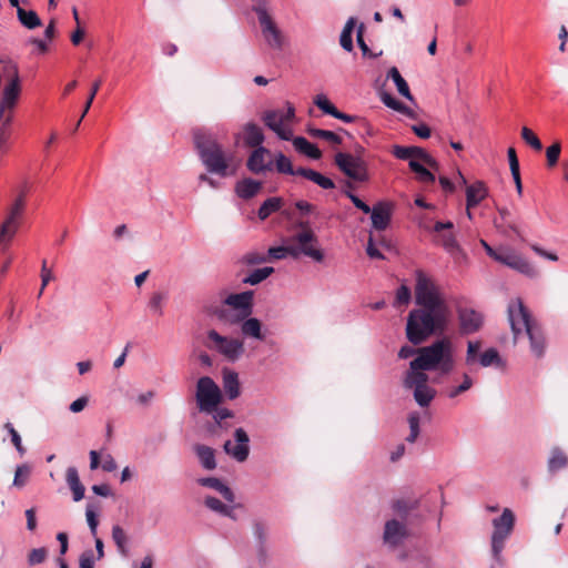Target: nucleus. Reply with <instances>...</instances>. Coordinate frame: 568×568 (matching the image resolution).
Here are the masks:
<instances>
[{"instance_id":"f257e3e1","label":"nucleus","mask_w":568,"mask_h":568,"mask_svg":"<svg viewBox=\"0 0 568 568\" xmlns=\"http://www.w3.org/2000/svg\"><path fill=\"white\" fill-rule=\"evenodd\" d=\"M193 139L200 160L209 173L220 178L234 174V170L231 169L232 155L224 151L212 132L196 129L193 132Z\"/></svg>"},{"instance_id":"f03ea898","label":"nucleus","mask_w":568,"mask_h":568,"mask_svg":"<svg viewBox=\"0 0 568 568\" xmlns=\"http://www.w3.org/2000/svg\"><path fill=\"white\" fill-rule=\"evenodd\" d=\"M507 312L515 342L520 334L525 333L529 338L531 353L536 357L544 356L546 346L544 333L523 301L520 298L510 301Z\"/></svg>"},{"instance_id":"7ed1b4c3","label":"nucleus","mask_w":568,"mask_h":568,"mask_svg":"<svg viewBox=\"0 0 568 568\" xmlns=\"http://www.w3.org/2000/svg\"><path fill=\"white\" fill-rule=\"evenodd\" d=\"M413 365L415 368L435 372L439 377L448 376L456 365L452 342L440 338L428 346L417 348Z\"/></svg>"},{"instance_id":"20e7f679","label":"nucleus","mask_w":568,"mask_h":568,"mask_svg":"<svg viewBox=\"0 0 568 568\" xmlns=\"http://www.w3.org/2000/svg\"><path fill=\"white\" fill-rule=\"evenodd\" d=\"M448 321V312L416 308L409 312L406 324L407 339L419 345L435 333H442Z\"/></svg>"},{"instance_id":"39448f33","label":"nucleus","mask_w":568,"mask_h":568,"mask_svg":"<svg viewBox=\"0 0 568 568\" xmlns=\"http://www.w3.org/2000/svg\"><path fill=\"white\" fill-rule=\"evenodd\" d=\"M252 1V10L257 16L263 39L270 48L281 50L284 44V36L270 13L268 0Z\"/></svg>"},{"instance_id":"423d86ee","label":"nucleus","mask_w":568,"mask_h":568,"mask_svg":"<svg viewBox=\"0 0 568 568\" xmlns=\"http://www.w3.org/2000/svg\"><path fill=\"white\" fill-rule=\"evenodd\" d=\"M515 514L509 508H504L501 515L493 519L494 531L491 535V554L496 564L504 566L503 550L507 538L515 527Z\"/></svg>"},{"instance_id":"0eeeda50","label":"nucleus","mask_w":568,"mask_h":568,"mask_svg":"<svg viewBox=\"0 0 568 568\" xmlns=\"http://www.w3.org/2000/svg\"><path fill=\"white\" fill-rule=\"evenodd\" d=\"M415 297L416 304H418L420 308L436 312H448L437 287L423 271L416 272Z\"/></svg>"},{"instance_id":"6e6552de","label":"nucleus","mask_w":568,"mask_h":568,"mask_svg":"<svg viewBox=\"0 0 568 568\" xmlns=\"http://www.w3.org/2000/svg\"><path fill=\"white\" fill-rule=\"evenodd\" d=\"M274 168L281 174L300 175L306 180L312 181L324 190H332L335 183L332 179L318 173L317 171L308 168L294 169L292 161L282 152L274 156Z\"/></svg>"},{"instance_id":"1a4fd4ad","label":"nucleus","mask_w":568,"mask_h":568,"mask_svg":"<svg viewBox=\"0 0 568 568\" xmlns=\"http://www.w3.org/2000/svg\"><path fill=\"white\" fill-rule=\"evenodd\" d=\"M287 110H268L265 111L262 120L264 124L284 141H291L293 136L292 129L288 126L295 118L294 106L287 102Z\"/></svg>"},{"instance_id":"9d476101","label":"nucleus","mask_w":568,"mask_h":568,"mask_svg":"<svg viewBox=\"0 0 568 568\" xmlns=\"http://www.w3.org/2000/svg\"><path fill=\"white\" fill-rule=\"evenodd\" d=\"M206 346L230 361H236L244 352L243 343L240 339L223 336L215 329L207 332Z\"/></svg>"},{"instance_id":"9b49d317","label":"nucleus","mask_w":568,"mask_h":568,"mask_svg":"<svg viewBox=\"0 0 568 568\" xmlns=\"http://www.w3.org/2000/svg\"><path fill=\"white\" fill-rule=\"evenodd\" d=\"M335 164L351 180L366 182L369 179L366 163L358 156L338 152L335 155Z\"/></svg>"},{"instance_id":"f8f14e48","label":"nucleus","mask_w":568,"mask_h":568,"mask_svg":"<svg viewBox=\"0 0 568 568\" xmlns=\"http://www.w3.org/2000/svg\"><path fill=\"white\" fill-rule=\"evenodd\" d=\"M481 344L478 341H469L467 344L466 363L468 365L479 364L481 367L500 366L503 364L498 351L490 347L480 353Z\"/></svg>"},{"instance_id":"ddd939ff","label":"nucleus","mask_w":568,"mask_h":568,"mask_svg":"<svg viewBox=\"0 0 568 568\" xmlns=\"http://www.w3.org/2000/svg\"><path fill=\"white\" fill-rule=\"evenodd\" d=\"M24 196L20 194L9 209L8 215L0 226V235L7 237V242H11L18 232L20 219L24 212Z\"/></svg>"},{"instance_id":"4468645a","label":"nucleus","mask_w":568,"mask_h":568,"mask_svg":"<svg viewBox=\"0 0 568 568\" xmlns=\"http://www.w3.org/2000/svg\"><path fill=\"white\" fill-rule=\"evenodd\" d=\"M274 159L265 146L255 149L246 160V168L253 174H265L274 170Z\"/></svg>"},{"instance_id":"2eb2a0df","label":"nucleus","mask_w":568,"mask_h":568,"mask_svg":"<svg viewBox=\"0 0 568 568\" xmlns=\"http://www.w3.org/2000/svg\"><path fill=\"white\" fill-rule=\"evenodd\" d=\"M234 439L236 444H233L231 440H226L224 443V452L236 462L243 463L247 459L250 454L248 435L243 428H236L234 432Z\"/></svg>"},{"instance_id":"dca6fc26","label":"nucleus","mask_w":568,"mask_h":568,"mask_svg":"<svg viewBox=\"0 0 568 568\" xmlns=\"http://www.w3.org/2000/svg\"><path fill=\"white\" fill-rule=\"evenodd\" d=\"M408 537V528L404 521L389 519L385 523L383 541L392 549L397 548Z\"/></svg>"},{"instance_id":"f3484780","label":"nucleus","mask_w":568,"mask_h":568,"mask_svg":"<svg viewBox=\"0 0 568 568\" xmlns=\"http://www.w3.org/2000/svg\"><path fill=\"white\" fill-rule=\"evenodd\" d=\"M497 262L507 265L526 276L535 277L537 275V271L534 265L514 251L501 250V255H498Z\"/></svg>"},{"instance_id":"a211bd4d","label":"nucleus","mask_w":568,"mask_h":568,"mask_svg":"<svg viewBox=\"0 0 568 568\" xmlns=\"http://www.w3.org/2000/svg\"><path fill=\"white\" fill-rule=\"evenodd\" d=\"M457 315L459 321L460 333L464 335H469L478 332L484 322L481 313L473 308L458 307Z\"/></svg>"},{"instance_id":"6ab92c4d","label":"nucleus","mask_w":568,"mask_h":568,"mask_svg":"<svg viewBox=\"0 0 568 568\" xmlns=\"http://www.w3.org/2000/svg\"><path fill=\"white\" fill-rule=\"evenodd\" d=\"M392 211V203L386 201L377 202L369 212L373 227L377 231L386 230L390 223Z\"/></svg>"},{"instance_id":"aec40b11","label":"nucleus","mask_w":568,"mask_h":568,"mask_svg":"<svg viewBox=\"0 0 568 568\" xmlns=\"http://www.w3.org/2000/svg\"><path fill=\"white\" fill-rule=\"evenodd\" d=\"M253 296L254 293L252 291L230 294L224 300V304L232 307L234 312H239L244 316H250L253 310Z\"/></svg>"},{"instance_id":"412c9836","label":"nucleus","mask_w":568,"mask_h":568,"mask_svg":"<svg viewBox=\"0 0 568 568\" xmlns=\"http://www.w3.org/2000/svg\"><path fill=\"white\" fill-rule=\"evenodd\" d=\"M298 226L303 229V232H300L292 236L291 242H295L298 245V250H311L317 253H323V251L316 246L317 237L311 230L310 223L300 222Z\"/></svg>"},{"instance_id":"4be33fe9","label":"nucleus","mask_w":568,"mask_h":568,"mask_svg":"<svg viewBox=\"0 0 568 568\" xmlns=\"http://www.w3.org/2000/svg\"><path fill=\"white\" fill-rule=\"evenodd\" d=\"M454 227L453 222H436L434 225V232L439 233L440 244L442 246L452 255H455L460 252V246L455 237V235L449 233H442L445 230H452Z\"/></svg>"},{"instance_id":"5701e85b","label":"nucleus","mask_w":568,"mask_h":568,"mask_svg":"<svg viewBox=\"0 0 568 568\" xmlns=\"http://www.w3.org/2000/svg\"><path fill=\"white\" fill-rule=\"evenodd\" d=\"M262 187L263 183L261 181L244 178L235 183L234 192L240 199L247 201L256 196Z\"/></svg>"},{"instance_id":"b1692460","label":"nucleus","mask_w":568,"mask_h":568,"mask_svg":"<svg viewBox=\"0 0 568 568\" xmlns=\"http://www.w3.org/2000/svg\"><path fill=\"white\" fill-rule=\"evenodd\" d=\"M425 372L423 368H415L412 361L404 379L405 387L413 390H428L426 387L428 376Z\"/></svg>"},{"instance_id":"393cba45","label":"nucleus","mask_w":568,"mask_h":568,"mask_svg":"<svg viewBox=\"0 0 568 568\" xmlns=\"http://www.w3.org/2000/svg\"><path fill=\"white\" fill-rule=\"evenodd\" d=\"M488 195L487 187L481 181H477L466 186V206L473 209L477 206Z\"/></svg>"},{"instance_id":"a878e982","label":"nucleus","mask_w":568,"mask_h":568,"mask_svg":"<svg viewBox=\"0 0 568 568\" xmlns=\"http://www.w3.org/2000/svg\"><path fill=\"white\" fill-rule=\"evenodd\" d=\"M199 484L201 486H204V487H209V488H212L216 491H219L222 497L229 501V503H234L235 500V495L234 493L232 491V489L226 486L221 479L219 478H215V477H204V478H200L199 479Z\"/></svg>"},{"instance_id":"bb28decb","label":"nucleus","mask_w":568,"mask_h":568,"mask_svg":"<svg viewBox=\"0 0 568 568\" xmlns=\"http://www.w3.org/2000/svg\"><path fill=\"white\" fill-rule=\"evenodd\" d=\"M222 393H196V402L201 412L207 414L216 410L222 402Z\"/></svg>"},{"instance_id":"cd10ccee","label":"nucleus","mask_w":568,"mask_h":568,"mask_svg":"<svg viewBox=\"0 0 568 568\" xmlns=\"http://www.w3.org/2000/svg\"><path fill=\"white\" fill-rule=\"evenodd\" d=\"M241 333L245 337H252L258 341H264L265 335L262 333V323L255 317L247 316L241 324Z\"/></svg>"},{"instance_id":"c85d7f7f","label":"nucleus","mask_w":568,"mask_h":568,"mask_svg":"<svg viewBox=\"0 0 568 568\" xmlns=\"http://www.w3.org/2000/svg\"><path fill=\"white\" fill-rule=\"evenodd\" d=\"M67 484L72 491L73 500L80 501L84 497V486L80 481V477L75 467L67 469Z\"/></svg>"},{"instance_id":"c756f323","label":"nucleus","mask_w":568,"mask_h":568,"mask_svg":"<svg viewBox=\"0 0 568 568\" xmlns=\"http://www.w3.org/2000/svg\"><path fill=\"white\" fill-rule=\"evenodd\" d=\"M244 142L246 145L255 149L263 146L264 134L262 129L255 123H247L244 126Z\"/></svg>"},{"instance_id":"7c9ffc66","label":"nucleus","mask_w":568,"mask_h":568,"mask_svg":"<svg viewBox=\"0 0 568 568\" xmlns=\"http://www.w3.org/2000/svg\"><path fill=\"white\" fill-rule=\"evenodd\" d=\"M194 452L203 468L212 470L216 467L215 452L213 448L205 445H195Z\"/></svg>"},{"instance_id":"2f4dec72","label":"nucleus","mask_w":568,"mask_h":568,"mask_svg":"<svg viewBox=\"0 0 568 568\" xmlns=\"http://www.w3.org/2000/svg\"><path fill=\"white\" fill-rule=\"evenodd\" d=\"M292 140L295 150L300 153H303L313 160H318L322 156L320 149L315 144L308 142L305 138L296 136Z\"/></svg>"},{"instance_id":"473e14b6","label":"nucleus","mask_w":568,"mask_h":568,"mask_svg":"<svg viewBox=\"0 0 568 568\" xmlns=\"http://www.w3.org/2000/svg\"><path fill=\"white\" fill-rule=\"evenodd\" d=\"M424 149L419 146H403V145H394L393 146V155L399 160H420Z\"/></svg>"},{"instance_id":"72a5a7b5","label":"nucleus","mask_w":568,"mask_h":568,"mask_svg":"<svg viewBox=\"0 0 568 568\" xmlns=\"http://www.w3.org/2000/svg\"><path fill=\"white\" fill-rule=\"evenodd\" d=\"M17 17L19 22L29 30H33L42 26L41 19L33 10H24L23 8H18Z\"/></svg>"},{"instance_id":"f704fd0d","label":"nucleus","mask_w":568,"mask_h":568,"mask_svg":"<svg viewBox=\"0 0 568 568\" xmlns=\"http://www.w3.org/2000/svg\"><path fill=\"white\" fill-rule=\"evenodd\" d=\"M387 78L393 80V82L396 85V89L400 95H403L404 98H406L409 101L414 100L406 80L402 77V74L399 73V71L396 67H392L388 70Z\"/></svg>"},{"instance_id":"c9c22d12","label":"nucleus","mask_w":568,"mask_h":568,"mask_svg":"<svg viewBox=\"0 0 568 568\" xmlns=\"http://www.w3.org/2000/svg\"><path fill=\"white\" fill-rule=\"evenodd\" d=\"M567 466L568 457L566 456V454L559 447L552 448L547 462L549 473L554 474Z\"/></svg>"},{"instance_id":"e433bc0d","label":"nucleus","mask_w":568,"mask_h":568,"mask_svg":"<svg viewBox=\"0 0 568 568\" xmlns=\"http://www.w3.org/2000/svg\"><path fill=\"white\" fill-rule=\"evenodd\" d=\"M287 251V256H291L293 258H298L301 255L311 257L315 262H323L324 260V253H317L311 250H298V245L295 242H291V239L288 240V244L285 245Z\"/></svg>"},{"instance_id":"4c0bfd02","label":"nucleus","mask_w":568,"mask_h":568,"mask_svg":"<svg viewBox=\"0 0 568 568\" xmlns=\"http://www.w3.org/2000/svg\"><path fill=\"white\" fill-rule=\"evenodd\" d=\"M253 535L257 541V552H258V557L262 559V558H265L266 557V548H265V544H266V539H267V528L266 526L261 523V521H256L253 526Z\"/></svg>"},{"instance_id":"58836bf2","label":"nucleus","mask_w":568,"mask_h":568,"mask_svg":"<svg viewBox=\"0 0 568 568\" xmlns=\"http://www.w3.org/2000/svg\"><path fill=\"white\" fill-rule=\"evenodd\" d=\"M355 24H356V19L354 17H351L346 21V23L342 30L341 37H339L341 47L344 50H346L347 52L353 51V48H354L352 33H353Z\"/></svg>"},{"instance_id":"ea45409f","label":"nucleus","mask_w":568,"mask_h":568,"mask_svg":"<svg viewBox=\"0 0 568 568\" xmlns=\"http://www.w3.org/2000/svg\"><path fill=\"white\" fill-rule=\"evenodd\" d=\"M281 197H268L262 203V205L258 209V219L262 221L266 220L271 214L277 212L281 209Z\"/></svg>"},{"instance_id":"a19ab883","label":"nucleus","mask_w":568,"mask_h":568,"mask_svg":"<svg viewBox=\"0 0 568 568\" xmlns=\"http://www.w3.org/2000/svg\"><path fill=\"white\" fill-rule=\"evenodd\" d=\"M166 300H168L166 292L156 291V292L152 293V295L148 302V307L153 314H155L158 316H162L163 315V304L165 303Z\"/></svg>"},{"instance_id":"79ce46f5","label":"nucleus","mask_w":568,"mask_h":568,"mask_svg":"<svg viewBox=\"0 0 568 568\" xmlns=\"http://www.w3.org/2000/svg\"><path fill=\"white\" fill-rule=\"evenodd\" d=\"M274 273V268L271 266H265L262 268H256L252 271L246 277L242 280L244 284L257 285L264 280H266L271 274Z\"/></svg>"},{"instance_id":"37998d69","label":"nucleus","mask_w":568,"mask_h":568,"mask_svg":"<svg viewBox=\"0 0 568 568\" xmlns=\"http://www.w3.org/2000/svg\"><path fill=\"white\" fill-rule=\"evenodd\" d=\"M112 539L116 546L118 551L121 555L126 556L128 555V537H126L124 529L121 526L114 525L112 527Z\"/></svg>"},{"instance_id":"c03bdc74","label":"nucleus","mask_w":568,"mask_h":568,"mask_svg":"<svg viewBox=\"0 0 568 568\" xmlns=\"http://www.w3.org/2000/svg\"><path fill=\"white\" fill-rule=\"evenodd\" d=\"M381 99H382L383 103H384L387 108H389V109H392V110H394V111H397V112H399V113L406 114V115H408V116H413V111H412L408 106H406L403 102H400V101L396 100V99H395L393 95H390L389 93L384 92V93L382 94V98H381Z\"/></svg>"},{"instance_id":"a18cd8bd","label":"nucleus","mask_w":568,"mask_h":568,"mask_svg":"<svg viewBox=\"0 0 568 568\" xmlns=\"http://www.w3.org/2000/svg\"><path fill=\"white\" fill-rule=\"evenodd\" d=\"M409 434L405 440L409 444H414L420 433V417L418 413H410L408 415Z\"/></svg>"},{"instance_id":"49530a36","label":"nucleus","mask_w":568,"mask_h":568,"mask_svg":"<svg viewBox=\"0 0 568 568\" xmlns=\"http://www.w3.org/2000/svg\"><path fill=\"white\" fill-rule=\"evenodd\" d=\"M308 133L311 136L316 139H323L329 143L333 144H341L342 138L334 133L333 131L323 130V129H316V128H310Z\"/></svg>"},{"instance_id":"de8ad7c7","label":"nucleus","mask_w":568,"mask_h":568,"mask_svg":"<svg viewBox=\"0 0 568 568\" xmlns=\"http://www.w3.org/2000/svg\"><path fill=\"white\" fill-rule=\"evenodd\" d=\"M215 314L220 321H222L224 323L232 324V325L242 324L243 320L247 317V316L242 315L239 312L229 311V310H224V308L216 311Z\"/></svg>"},{"instance_id":"09e8293b","label":"nucleus","mask_w":568,"mask_h":568,"mask_svg":"<svg viewBox=\"0 0 568 568\" xmlns=\"http://www.w3.org/2000/svg\"><path fill=\"white\" fill-rule=\"evenodd\" d=\"M31 474V468L27 464H22L17 466L14 478H13V486L17 488H22L29 480Z\"/></svg>"},{"instance_id":"8fccbe9b","label":"nucleus","mask_w":568,"mask_h":568,"mask_svg":"<svg viewBox=\"0 0 568 568\" xmlns=\"http://www.w3.org/2000/svg\"><path fill=\"white\" fill-rule=\"evenodd\" d=\"M345 186L346 189L343 193L352 201L355 207L361 210L363 213L368 214L372 211V207L348 190L353 187V184L351 182H346Z\"/></svg>"},{"instance_id":"3c124183","label":"nucleus","mask_w":568,"mask_h":568,"mask_svg":"<svg viewBox=\"0 0 568 568\" xmlns=\"http://www.w3.org/2000/svg\"><path fill=\"white\" fill-rule=\"evenodd\" d=\"M97 507L93 504H88L85 508L87 523L90 528V532L93 537L98 535L99 520L95 513Z\"/></svg>"},{"instance_id":"603ef678","label":"nucleus","mask_w":568,"mask_h":568,"mask_svg":"<svg viewBox=\"0 0 568 568\" xmlns=\"http://www.w3.org/2000/svg\"><path fill=\"white\" fill-rule=\"evenodd\" d=\"M101 83H102V80H101V79H97V80L92 83V87H91V90H90V93H89L88 100H87V102H85V104H84L83 112H82V114H81V116H80L79 121L77 122L75 129H78V128H79V125H80V123H81L82 119H83V118L87 115V113L89 112V110H90V108H91V105H92V103H93V100H94V98H95V95H97V93H98V91H99V89H100V87H101Z\"/></svg>"},{"instance_id":"864d4df0","label":"nucleus","mask_w":568,"mask_h":568,"mask_svg":"<svg viewBox=\"0 0 568 568\" xmlns=\"http://www.w3.org/2000/svg\"><path fill=\"white\" fill-rule=\"evenodd\" d=\"M521 138L534 150L540 151L542 149V144L538 136L527 126L521 129Z\"/></svg>"},{"instance_id":"5fc2aeb1","label":"nucleus","mask_w":568,"mask_h":568,"mask_svg":"<svg viewBox=\"0 0 568 568\" xmlns=\"http://www.w3.org/2000/svg\"><path fill=\"white\" fill-rule=\"evenodd\" d=\"M205 506L211 509L212 511H215L220 515L222 514H229L230 506L223 504L220 499L216 497L207 496L204 500Z\"/></svg>"},{"instance_id":"6e6d98bb","label":"nucleus","mask_w":568,"mask_h":568,"mask_svg":"<svg viewBox=\"0 0 568 568\" xmlns=\"http://www.w3.org/2000/svg\"><path fill=\"white\" fill-rule=\"evenodd\" d=\"M560 152H561V145L559 142H555L554 144H551L550 146L547 148L546 158H547V165L549 168H554L558 163Z\"/></svg>"},{"instance_id":"4d7b16f0","label":"nucleus","mask_w":568,"mask_h":568,"mask_svg":"<svg viewBox=\"0 0 568 568\" xmlns=\"http://www.w3.org/2000/svg\"><path fill=\"white\" fill-rule=\"evenodd\" d=\"M239 376L233 371H224L223 387L224 390H239Z\"/></svg>"},{"instance_id":"13d9d810","label":"nucleus","mask_w":568,"mask_h":568,"mask_svg":"<svg viewBox=\"0 0 568 568\" xmlns=\"http://www.w3.org/2000/svg\"><path fill=\"white\" fill-rule=\"evenodd\" d=\"M4 428L8 430L9 435L11 437V442L14 445L18 453L20 454V456L24 455L26 449L22 446L21 437H20L19 433L14 429L13 425L11 423H7L4 425Z\"/></svg>"},{"instance_id":"bf43d9fd","label":"nucleus","mask_w":568,"mask_h":568,"mask_svg":"<svg viewBox=\"0 0 568 568\" xmlns=\"http://www.w3.org/2000/svg\"><path fill=\"white\" fill-rule=\"evenodd\" d=\"M48 551L44 547L34 548L28 555V564L30 566L42 564L47 558Z\"/></svg>"},{"instance_id":"052dcab7","label":"nucleus","mask_w":568,"mask_h":568,"mask_svg":"<svg viewBox=\"0 0 568 568\" xmlns=\"http://www.w3.org/2000/svg\"><path fill=\"white\" fill-rule=\"evenodd\" d=\"M314 103L326 114L333 115L336 112V106L324 94L316 95Z\"/></svg>"},{"instance_id":"680f3d73","label":"nucleus","mask_w":568,"mask_h":568,"mask_svg":"<svg viewBox=\"0 0 568 568\" xmlns=\"http://www.w3.org/2000/svg\"><path fill=\"white\" fill-rule=\"evenodd\" d=\"M410 290L406 285L399 286L396 292L394 306L407 305L410 301Z\"/></svg>"},{"instance_id":"e2e57ef3","label":"nucleus","mask_w":568,"mask_h":568,"mask_svg":"<svg viewBox=\"0 0 568 568\" xmlns=\"http://www.w3.org/2000/svg\"><path fill=\"white\" fill-rule=\"evenodd\" d=\"M498 213L500 216V221L498 219L495 220V225L500 227L501 225H507L514 232H517V227L510 222V212L506 207L498 209Z\"/></svg>"},{"instance_id":"0e129e2a","label":"nucleus","mask_w":568,"mask_h":568,"mask_svg":"<svg viewBox=\"0 0 568 568\" xmlns=\"http://www.w3.org/2000/svg\"><path fill=\"white\" fill-rule=\"evenodd\" d=\"M195 390H221L215 382L209 377L203 376L197 381Z\"/></svg>"},{"instance_id":"69168bd1","label":"nucleus","mask_w":568,"mask_h":568,"mask_svg":"<svg viewBox=\"0 0 568 568\" xmlns=\"http://www.w3.org/2000/svg\"><path fill=\"white\" fill-rule=\"evenodd\" d=\"M266 261V257L257 252H250L243 255L242 263L246 265H255Z\"/></svg>"},{"instance_id":"338daca9","label":"nucleus","mask_w":568,"mask_h":568,"mask_svg":"<svg viewBox=\"0 0 568 568\" xmlns=\"http://www.w3.org/2000/svg\"><path fill=\"white\" fill-rule=\"evenodd\" d=\"M153 393H140L139 395L131 398V402L138 407H146L151 404Z\"/></svg>"},{"instance_id":"774afa93","label":"nucleus","mask_w":568,"mask_h":568,"mask_svg":"<svg viewBox=\"0 0 568 568\" xmlns=\"http://www.w3.org/2000/svg\"><path fill=\"white\" fill-rule=\"evenodd\" d=\"M79 568H94V558L92 550H87L79 558Z\"/></svg>"}]
</instances>
